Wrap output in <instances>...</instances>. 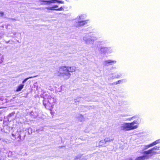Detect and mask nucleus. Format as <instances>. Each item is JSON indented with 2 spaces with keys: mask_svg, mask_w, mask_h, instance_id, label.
Returning <instances> with one entry per match:
<instances>
[{
  "mask_svg": "<svg viewBox=\"0 0 160 160\" xmlns=\"http://www.w3.org/2000/svg\"><path fill=\"white\" fill-rule=\"evenodd\" d=\"M100 50L102 53H110L112 52V50L110 48L101 47L100 48Z\"/></svg>",
  "mask_w": 160,
  "mask_h": 160,
  "instance_id": "8",
  "label": "nucleus"
},
{
  "mask_svg": "<svg viewBox=\"0 0 160 160\" xmlns=\"http://www.w3.org/2000/svg\"><path fill=\"white\" fill-rule=\"evenodd\" d=\"M12 136H14V135L13 134H12Z\"/></svg>",
  "mask_w": 160,
  "mask_h": 160,
  "instance_id": "33",
  "label": "nucleus"
},
{
  "mask_svg": "<svg viewBox=\"0 0 160 160\" xmlns=\"http://www.w3.org/2000/svg\"><path fill=\"white\" fill-rule=\"evenodd\" d=\"M133 118V117H132V118H130L128 119V120H129V121L131 120Z\"/></svg>",
  "mask_w": 160,
  "mask_h": 160,
  "instance_id": "29",
  "label": "nucleus"
},
{
  "mask_svg": "<svg viewBox=\"0 0 160 160\" xmlns=\"http://www.w3.org/2000/svg\"><path fill=\"white\" fill-rule=\"evenodd\" d=\"M4 15L3 12H0V16H2Z\"/></svg>",
  "mask_w": 160,
  "mask_h": 160,
  "instance_id": "24",
  "label": "nucleus"
},
{
  "mask_svg": "<svg viewBox=\"0 0 160 160\" xmlns=\"http://www.w3.org/2000/svg\"><path fill=\"white\" fill-rule=\"evenodd\" d=\"M152 147V146L151 144L147 145H142L141 146L143 150Z\"/></svg>",
  "mask_w": 160,
  "mask_h": 160,
  "instance_id": "11",
  "label": "nucleus"
},
{
  "mask_svg": "<svg viewBox=\"0 0 160 160\" xmlns=\"http://www.w3.org/2000/svg\"><path fill=\"white\" fill-rule=\"evenodd\" d=\"M76 68L74 66H62L59 68L58 75V76L67 80L69 79L71 76V75L69 72H75Z\"/></svg>",
  "mask_w": 160,
  "mask_h": 160,
  "instance_id": "1",
  "label": "nucleus"
},
{
  "mask_svg": "<svg viewBox=\"0 0 160 160\" xmlns=\"http://www.w3.org/2000/svg\"><path fill=\"white\" fill-rule=\"evenodd\" d=\"M91 40H92V43L94 42V41L98 39V38L97 37L91 34Z\"/></svg>",
  "mask_w": 160,
  "mask_h": 160,
  "instance_id": "12",
  "label": "nucleus"
},
{
  "mask_svg": "<svg viewBox=\"0 0 160 160\" xmlns=\"http://www.w3.org/2000/svg\"><path fill=\"white\" fill-rule=\"evenodd\" d=\"M138 122L137 120H135L131 123H124L119 127L121 130L129 131L138 128Z\"/></svg>",
  "mask_w": 160,
  "mask_h": 160,
  "instance_id": "3",
  "label": "nucleus"
},
{
  "mask_svg": "<svg viewBox=\"0 0 160 160\" xmlns=\"http://www.w3.org/2000/svg\"><path fill=\"white\" fill-rule=\"evenodd\" d=\"M127 116V115H123L122 116L123 117H126V116Z\"/></svg>",
  "mask_w": 160,
  "mask_h": 160,
  "instance_id": "30",
  "label": "nucleus"
},
{
  "mask_svg": "<svg viewBox=\"0 0 160 160\" xmlns=\"http://www.w3.org/2000/svg\"><path fill=\"white\" fill-rule=\"evenodd\" d=\"M106 143L104 140L100 141L99 143V146H102L104 145Z\"/></svg>",
  "mask_w": 160,
  "mask_h": 160,
  "instance_id": "17",
  "label": "nucleus"
},
{
  "mask_svg": "<svg viewBox=\"0 0 160 160\" xmlns=\"http://www.w3.org/2000/svg\"><path fill=\"white\" fill-rule=\"evenodd\" d=\"M81 156H79L78 157V158H81Z\"/></svg>",
  "mask_w": 160,
  "mask_h": 160,
  "instance_id": "31",
  "label": "nucleus"
},
{
  "mask_svg": "<svg viewBox=\"0 0 160 160\" xmlns=\"http://www.w3.org/2000/svg\"><path fill=\"white\" fill-rule=\"evenodd\" d=\"M104 140L105 143H106L112 141L113 140V139H110L109 138H105Z\"/></svg>",
  "mask_w": 160,
  "mask_h": 160,
  "instance_id": "18",
  "label": "nucleus"
},
{
  "mask_svg": "<svg viewBox=\"0 0 160 160\" xmlns=\"http://www.w3.org/2000/svg\"><path fill=\"white\" fill-rule=\"evenodd\" d=\"M43 104L47 109L51 111L53 108L54 103L56 101V98L54 95H46L44 97Z\"/></svg>",
  "mask_w": 160,
  "mask_h": 160,
  "instance_id": "2",
  "label": "nucleus"
},
{
  "mask_svg": "<svg viewBox=\"0 0 160 160\" xmlns=\"http://www.w3.org/2000/svg\"><path fill=\"white\" fill-rule=\"evenodd\" d=\"M126 160H132V159L131 158H128Z\"/></svg>",
  "mask_w": 160,
  "mask_h": 160,
  "instance_id": "26",
  "label": "nucleus"
},
{
  "mask_svg": "<svg viewBox=\"0 0 160 160\" xmlns=\"http://www.w3.org/2000/svg\"><path fill=\"white\" fill-rule=\"evenodd\" d=\"M12 20H15V19H13V18H12L11 19Z\"/></svg>",
  "mask_w": 160,
  "mask_h": 160,
  "instance_id": "32",
  "label": "nucleus"
},
{
  "mask_svg": "<svg viewBox=\"0 0 160 160\" xmlns=\"http://www.w3.org/2000/svg\"><path fill=\"white\" fill-rule=\"evenodd\" d=\"M21 136L20 135H19L18 136V138H21Z\"/></svg>",
  "mask_w": 160,
  "mask_h": 160,
  "instance_id": "28",
  "label": "nucleus"
},
{
  "mask_svg": "<svg viewBox=\"0 0 160 160\" xmlns=\"http://www.w3.org/2000/svg\"><path fill=\"white\" fill-rule=\"evenodd\" d=\"M157 153H158V152H156L153 151H152V154H156Z\"/></svg>",
  "mask_w": 160,
  "mask_h": 160,
  "instance_id": "25",
  "label": "nucleus"
},
{
  "mask_svg": "<svg viewBox=\"0 0 160 160\" xmlns=\"http://www.w3.org/2000/svg\"><path fill=\"white\" fill-rule=\"evenodd\" d=\"M84 16L81 15L77 18L76 20L78 21L77 25L78 26H83L87 23V21L83 20L84 19Z\"/></svg>",
  "mask_w": 160,
  "mask_h": 160,
  "instance_id": "5",
  "label": "nucleus"
},
{
  "mask_svg": "<svg viewBox=\"0 0 160 160\" xmlns=\"http://www.w3.org/2000/svg\"><path fill=\"white\" fill-rule=\"evenodd\" d=\"M121 76V74H120L119 75H118V76H117V77H117V78H119Z\"/></svg>",
  "mask_w": 160,
  "mask_h": 160,
  "instance_id": "27",
  "label": "nucleus"
},
{
  "mask_svg": "<svg viewBox=\"0 0 160 160\" xmlns=\"http://www.w3.org/2000/svg\"><path fill=\"white\" fill-rule=\"evenodd\" d=\"M158 153H160V152H158Z\"/></svg>",
  "mask_w": 160,
  "mask_h": 160,
  "instance_id": "34",
  "label": "nucleus"
},
{
  "mask_svg": "<svg viewBox=\"0 0 160 160\" xmlns=\"http://www.w3.org/2000/svg\"><path fill=\"white\" fill-rule=\"evenodd\" d=\"M58 6L57 5H54L52 7H48L45 8L46 9L49 10H56Z\"/></svg>",
  "mask_w": 160,
  "mask_h": 160,
  "instance_id": "10",
  "label": "nucleus"
},
{
  "mask_svg": "<svg viewBox=\"0 0 160 160\" xmlns=\"http://www.w3.org/2000/svg\"><path fill=\"white\" fill-rule=\"evenodd\" d=\"M125 81V80H123V79H122V80H119L117 82H115V83L116 84H118L119 83H122V81Z\"/></svg>",
  "mask_w": 160,
  "mask_h": 160,
  "instance_id": "21",
  "label": "nucleus"
},
{
  "mask_svg": "<svg viewBox=\"0 0 160 160\" xmlns=\"http://www.w3.org/2000/svg\"><path fill=\"white\" fill-rule=\"evenodd\" d=\"M63 10H64V9L62 7H61L59 8H58L57 9V11H63Z\"/></svg>",
  "mask_w": 160,
  "mask_h": 160,
  "instance_id": "23",
  "label": "nucleus"
},
{
  "mask_svg": "<svg viewBox=\"0 0 160 160\" xmlns=\"http://www.w3.org/2000/svg\"><path fill=\"white\" fill-rule=\"evenodd\" d=\"M40 1L41 5H49L51 3H55L56 2L61 4H63L64 3L63 1L58 0H40Z\"/></svg>",
  "mask_w": 160,
  "mask_h": 160,
  "instance_id": "4",
  "label": "nucleus"
},
{
  "mask_svg": "<svg viewBox=\"0 0 160 160\" xmlns=\"http://www.w3.org/2000/svg\"><path fill=\"white\" fill-rule=\"evenodd\" d=\"M24 86V85L23 84H21L19 86H18L17 88V89L16 90L17 92H19L22 89V88H23V87Z\"/></svg>",
  "mask_w": 160,
  "mask_h": 160,
  "instance_id": "14",
  "label": "nucleus"
},
{
  "mask_svg": "<svg viewBox=\"0 0 160 160\" xmlns=\"http://www.w3.org/2000/svg\"><path fill=\"white\" fill-rule=\"evenodd\" d=\"M33 77H29V78H25L22 82V83H24L27 80H28V79L29 78H32Z\"/></svg>",
  "mask_w": 160,
  "mask_h": 160,
  "instance_id": "22",
  "label": "nucleus"
},
{
  "mask_svg": "<svg viewBox=\"0 0 160 160\" xmlns=\"http://www.w3.org/2000/svg\"><path fill=\"white\" fill-rule=\"evenodd\" d=\"M117 62L115 60H108L104 61L103 62V65L104 66H110L112 65L115 64Z\"/></svg>",
  "mask_w": 160,
  "mask_h": 160,
  "instance_id": "7",
  "label": "nucleus"
},
{
  "mask_svg": "<svg viewBox=\"0 0 160 160\" xmlns=\"http://www.w3.org/2000/svg\"><path fill=\"white\" fill-rule=\"evenodd\" d=\"M159 148H160L159 147L156 146L153 147V148H152L151 149H152V151L158 150H159Z\"/></svg>",
  "mask_w": 160,
  "mask_h": 160,
  "instance_id": "20",
  "label": "nucleus"
},
{
  "mask_svg": "<svg viewBox=\"0 0 160 160\" xmlns=\"http://www.w3.org/2000/svg\"><path fill=\"white\" fill-rule=\"evenodd\" d=\"M160 142V139H159L154 142L152 143H151L152 146L158 144V143Z\"/></svg>",
  "mask_w": 160,
  "mask_h": 160,
  "instance_id": "16",
  "label": "nucleus"
},
{
  "mask_svg": "<svg viewBox=\"0 0 160 160\" xmlns=\"http://www.w3.org/2000/svg\"><path fill=\"white\" fill-rule=\"evenodd\" d=\"M78 118V120L81 122H82L84 121V117L81 114L78 115L77 116Z\"/></svg>",
  "mask_w": 160,
  "mask_h": 160,
  "instance_id": "15",
  "label": "nucleus"
},
{
  "mask_svg": "<svg viewBox=\"0 0 160 160\" xmlns=\"http://www.w3.org/2000/svg\"><path fill=\"white\" fill-rule=\"evenodd\" d=\"M149 158L148 155H144L136 158L135 160H145V159H148Z\"/></svg>",
  "mask_w": 160,
  "mask_h": 160,
  "instance_id": "9",
  "label": "nucleus"
},
{
  "mask_svg": "<svg viewBox=\"0 0 160 160\" xmlns=\"http://www.w3.org/2000/svg\"><path fill=\"white\" fill-rule=\"evenodd\" d=\"M83 39L87 44H91L92 43L91 38V34L87 33L83 37Z\"/></svg>",
  "mask_w": 160,
  "mask_h": 160,
  "instance_id": "6",
  "label": "nucleus"
},
{
  "mask_svg": "<svg viewBox=\"0 0 160 160\" xmlns=\"http://www.w3.org/2000/svg\"><path fill=\"white\" fill-rule=\"evenodd\" d=\"M152 149L151 148V149H150L148 151H144L143 152V153L144 154H145V155H148V154H152Z\"/></svg>",
  "mask_w": 160,
  "mask_h": 160,
  "instance_id": "13",
  "label": "nucleus"
},
{
  "mask_svg": "<svg viewBox=\"0 0 160 160\" xmlns=\"http://www.w3.org/2000/svg\"><path fill=\"white\" fill-rule=\"evenodd\" d=\"M4 60L3 56L0 54V63H2Z\"/></svg>",
  "mask_w": 160,
  "mask_h": 160,
  "instance_id": "19",
  "label": "nucleus"
}]
</instances>
